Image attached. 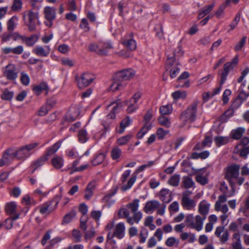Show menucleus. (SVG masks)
<instances>
[{
    "label": "nucleus",
    "instance_id": "obj_1",
    "mask_svg": "<svg viewBox=\"0 0 249 249\" xmlns=\"http://www.w3.org/2000/svg\"><path fill=\"white\" fill-rule=\"evenodd\" d=\"M205 220V217L200 215L194 216L193 214H189L186 217L185 223L188 227L200 231L202 229Z\"/></svg>",
    "mask_w": 249,
    "mask_h": 249
},
{
    "label": "nucleus",
    "instance_id": "obj_2",
    "mask_svg": "<svg viewBox=\"0 0 249 249\" xmlns=\"http://www.w3.org/2000/svg\"><path fill=\"white\" fill-rule=\"evenodd\" d=\"M198 103L197 100L194 101L186 110L182 113L180 115L182 121L186 123H191L195 120Z\"/></svg>",
    "mask_w": 249,
    "mask_h": 249
},
{
    "label": "nucleus",
    "instance_id": "obj_3",
    "mask_svg": "<svg viewBox=\"0 0 249 249\" xmlns=\"http://www.w3.org/2000/svg\"><path fill=\"white\" fill-rule=\"evenodd\" d=\"M23 20L30 31L35 30L37 24H40L38 20V13L29 10L25 12L23 15Z\"/></svg>",
    "mask_w": 249,
    "mask_h": 249
},
{
    "label": "nucleus",
    "instance_id": "obj_4",
    "mask_svg": "<svg viewBox=\"0 0 249 249\" xmlns=\"http://www.w3.org/2000/svg\"><path fill=\"white\" fill-rule=\"evenodd\" d=\"M132 213L133 214V216H130L128 211L125 208H122L120 209L118 215L120 218H126V222L130 225H132L135 223H139L142 216V214L140 211H137Z\"/></svg>",
    "mask_w": 249,
    "mask_h": 249
},
{
    "label": "nucleus",
    "instance_id": "obj_5",
    "mask_svg": "<svg viewBox=\"0 0 249 249\" xmlns=\"http://www.w3.org/2000/svg\"><path fill=\"white\" fill-rule=\"evenodd\" d=\"M95 79V76L91 73L84 72L79 76H75L77 86L80 89H83L90 85Z\"/></svg>",
    "mask_w": 249,
    "mask_h": 249
},
{
    "label": "nucleus",
    "instance_id": "obj_6",
    "mask_svg": "<svg viewBox=\"0 0 249 249\" xmlns=\"http://www.w3.org/2000/svg\"><path fill=\"white\" fill-rule=\"evenodd\" d=\"M192 194V192L189 190H186L182 193L181 204L185 210H192L196 207V201L190 197Z\"/></svg>",
    "mask_w": 249,
    "mask_h": 249
},
{
    "label": "nucleus",
    "instance_id": "obj_7",
    "mask_svg": "<svg viewBox=\"0 0 249 249\" xmlns=\"http://www.w3.org/2000/svg\"><path fill=\"white\" fill-rule=\"evenodd\" d=\"M135 73V71L132 69H124L116 72L113 76V79L123 82L131 79Z\"/></svg>",
    "mask_w": 249,
    "mask_h": 249
},
{
    "label": "nucleus",
    "instance_id": "obj_8",
    "mask_svg": "<svg viewBox=\"0 0 249 249\" xmlns=\"http://www.w3.org/2000/svg\"><path fill=\"white\" fill-rule=\"evenodd\" d=\"M166 70L169 71L170 76L171 78H175L180 71L178 64L174 61L173 57H168L166 61Z\"/></svg>",
    "mask_w": 249,
    "mask_h": 249
},
{
    "label": "nucleus",
    "instance_id": "obj_9",
    "mask_svg": "<svg viewBox=\"0 0 249 249\" xmlns=\"http://www.w3.org/2000/svg\"><path fill=\"white\" fill-rule=\"evenodd\" d=\"M55 9L49 6L45 7L44 9V14L46 21L45 25L51 27L53 25V21L55 18Z\"/></svg>",
    "mask_w": 249,
    "mask_h": 249
},
{
    "label": "nucleus",
    "instance_id": "obj_10",
    "mask_svg": "<svg viewBox=\"0 0 249 249\" xmlns=\"http://www.w3.org/2000/svg\"><path fill=\"white\" fill-rule=\"evenodd\" d=\"M152 114L149 111L145 115L144 117L145 124L137 134V137L139 139L142 138L143 136L151 128L152 124L149 122L152 118Z\"/></svg>",
    "mask_w": 249,
    "mask_h": 249
},
{
    "label": "nucleus",
    "instance_id": "obj_11",
    "mask_svg": "<svg viewBox=\"0 0 249 249\" xmlns=\"http://www.w3.org/2000/svg\"><path fill=\"white\" fill-rule=\"evenodd\" d=\"M240 166L238 164H232L227 168L225 175L226 178L230 181L232 178H236L239 176Z\"/></svg>",
    "mask_w": 249,
    "mask_h": 249
},
{
    "label": "nucleus",
    "instance_id": "obj_12",
    "mask_svg": "<svg viewBox=\"0 0 249 249\" xmlns=\"http://www.w3.org/2000/svg\"><path fill=\"white\" fill-rule=\"evenodd\" d=\"M227 199V196L225 194L220 195L218 196L217 200L214 205V210L216 212H226L229 210L227 204H223L226 202Z\"/></svg>",
    "mask_w": 249,
    "mask_h": 249
},
{
    "label": "nucleus",
    "instance_id": "obj_13",
    "mask_svg": "<svg viewBox=\"0 0 249 249\" xmlns=\"http://www.w3.org/2000/svg\"><path fill=\"white\" fill-rule=\"evenodd\" d=\"M215 235L219 238L222 244L225 243L229 239V234L227 230H225L224 226H220L216 228Z\"/></svg>",
    "mask_w": 249,
    "mask_h": 249
},
{
    "label": "nucleus",
    "instance_id": "obj_14",
    "mask_svg": "<svg viewBox=\"0 0 249 249\" xmlns=\"http://www.w3.org/2000/svg\"><path fill=\"white\" fill-rule=\"evenodd\" d=\"M4 75L8 80H15L18 76V71L15 66L12 64L8 65L6 67Z\"/></svg>",
    "mask_w": 249,
    "mask_h": 249
},
{
    "label": "nucleus",
    "instance_id": "obj_15",
    "mask_svg": "<svg viewBox=\"0 0 249 249\" xmlns=\"http://www.w3.org/2000/svg\"><path fill=\"white\" fill-rule=\"evenodd\" d=\"M210 205V203L206 200L201 201L198 204V212L202 217H205V219L209 213Z\"/></svg>",
    "mask_w": 249,
    "mask_h": 249
},
{
    "label": "nucleus",
    "instance_id": "obj_16",
    "mask_svg": "<svg viewBox=\"0 0 249 249\" xmlns=\"http://www.w3.org/2000/svg\"><path fill=\"white\" fill-rule=\"evenodd\" d=\"M50 51L49 46L46 45L44 47L37 46L34 48L33 52L38 56L46 57L50 54Z\"/></svg>",
    "mask_w": 249,
    "mask_h": 249
},
{
    "label": "nucleus",
    "instance_id": "obj_17",
    "mask_svg": "<svg viewBox=\"0 0 249 249\" xmlns=\"http://www.w3.org/2000/svg\"><path fill=\"white\" fill-rule=\"evenodd\" d=\"M160 206V203L157 200H151L146 202L143 208L144 211L146 213H152Z\"/></svg>",
    "mask_w": 249,
    "mask_h": 249
},
{
    "label": "nucleus",
    "instance_id": "obj_18",
    "mask_svg": "<svg viewBox=\"0 0 249 249\" xmlns=\"http://www.w3.org/2000/svg\"><path fill=\"white\" fill-rule=\"evenodd\" d=\"M122 44L130 51H134L137 47L135 40L130 36H125L122 40Z\"/></svg>",
    "mask_w": 249,
    "mask_h": 249
},
{
    "label": "nucleus",
    "instance_id": "obj_19",
    "mask_svg": "<svg viewBox=\"0 0 249 249\" xmlns=\"http://www.w3.org/2000/svg\"><path fill=\"white\" fill-rule=\"evenodd\" d=\"M189 76L188 72L185 71L183 72L177 79V84L176 85L177 88H188L190 86V82L188 80H185L184 84H181V81L184 80Z\"/></svg>",
    "mask_w": 249,
    "mask_h": 249
},
{
    "label": "nucleus",
    "instance_id": "obj_20",
    "mask_svg": "<svg viewBox=\"0 0 249 249\" xmlns=\"http://www.w3.org/2000/svg\"><path fill=\"white\" fill-rule=\"evenodd\" d=\"M125 226L124 223H119L117 224L114 229V233L112 237L115 236L119 239L122 238L124 235Z\"/></svg>",
    "mask_w": 249,
    "mask_h": 249
},
{
    "label": "nucleus",
    "instance_id": "obj_21",
    "mask_svg": "<svg viewBox=\"0 0 249 249\" xmlns=\"http://www.w3.org/2000/svg\"><path fill=\"white\" fill-rule=\"evenodd\" d=\"M159 197L163 203H169L172 200V195L167 189H162L160 192Z\"/></svg>",
    "mask_w": 249,
    "mask_h": 249
},
{
    "label": "nucleus",
    "instance_id": "obj_22",
    "mask_svg": "<svg viewBox=\"0 0 249 249\" xmlns=\"http://www.w3.org/2000/svg\"><path fill=\"white\" fill-rule=\"evenodd\" d=\"M231 63H226L224 65L223 71L221 73V85H223L227 79V77L231 70L233 69Z\"/></svg>",
    "mask_w": 249,
    "mask_h": 249
},
{
    "label": "nucleus",
    "instance_id": "obj_23",
    "mask_svg": "<svg viewBox=\"0 0 249 249\" xmlns=\"http://www.w3.org/2000/svg\"><path fill=\"white\" fill-rule=\"evenodd\" d=\"M120 103L113 102L107 106V108L111 110V112L107 116V119H114L115 118V113L119 107Z\"/></svg>",
    "mask_w": 249,
    "mask_h": 249
},
{
    "label": "nucleus",
    "instance_id": "obj_24",
    "mask_svg": "<svg viewBox=\"0 0 249 249\" xmlns=\"http://www.w3.org/2000/svg\"><path fill=\"white\" fill-rule=\"evenodd\" d=\"M52 205V201H48L44 203L39 207L40 213L42 214L50 213L54 209V208Z\"/></svg>",
    "mask_w": 249,
    "mask_h": 249
},
{
    "label": "nucleus",
    "instance_id": "obj_25",
    "mask_svg": "<svg viewBox=\"0 0 249 249\" xmlns=\"http://www.w3.org/2000/svg\"><path fill=\"white\" fill-rule=\"evenodd\" d=\"M231 247L232 249H243L240 236L239 233L236 232L233 234Z\"/></svg>",
    "mask_w": 249,
    "mask_h": 249
},
{
    "label": "nucleus",
    "instance_id": "obj_26",
    "mask_svg": "<svg viewBox=\"0 0 249 249\" xmlns=\"http://www.w3.org/2000/svg\"><path fill=\"white\" fill-rule=\"evenodd\" d=\"M18 38L22 39L23 42L28 46L34 45L38 40V36L34 35L30 37H24L19 35H18Z\"/></svg>",
    "mask_w": 249,
    "mask_h": 249
},
{
    "label": "nucleus",
    "instance_id": "obj_27",
    "mask_svg": "<svg viewBox=\"0 0 249 249\" xmlns=\"http://www.w3.org/2000/svg\"><path fill=\"white\" fill-rule=\"evenodd\" d=\"M246 129L244 127H237L231 131V136L234 140H239L242 137Z\"/></svg>",
    "mask_w": 249,
    "mask_h": 249
},
{
    "label": "nucleus",
    "instance_id": "obj_28",
    "mask_svg": "<svg viewBox=\"0 0 249 249\" xmlns=\"http://www.w3.org/2000/svg\"><path fill=\"white\" fill-rule=\"evenodd\" d=\"M113 82L110 86L109 89L112 91H116L117 90H121L124 88L126 84L122 82L120 80H116L113 79Z\"/></svg>",
    "mask_w": 249,
    "mask_h": 249
},
{
    "label": "nucleus",
    "instance_id": "obj_29",
    "mask_svg": "<svg viewBox=\"0 0 249 249\" xmlns=\"http://www.w3.org/2000/svg\"><path fill=\"white\" fill-rule=\"evenodd\" d=\"M15 152L16 158L20 160H24L30 155V153H28L24 146H22Z\"/></svg>",
    "mask_w": 249,
    "mask_h": 249
},
{
    "label": "nucleus",
    "instance_id": "obj_30",
    "mask_svg": "<svg viewBox=\"0 0 249 249\" xmlns=\"http://www.w3.org/2000/svg\"><path fill=\"white\" fill-rule=\"evenodd\" d=\"M131 122V120L129 116L125 117L120 123V127L117 129V132L120 134L124 133L125 128L130 124Z\"/></svg>",
    "mask_w": 249,
    "mask_h": 249
},
{
    "label": "nucleus",
    "instance_id": "obj_31",
    "mask_svg": "<svg viewBox=\"0 0 249 249\" xmlns=\"http://www.w3.org/2000/svg\"><path fill=\"white\" fill-rule=\"evenodd\" d=\"M53 166L57 169H60L64 165V160L61 156H55L51 160Z\"/></svg>",
    "mask_w": 249,
    "mask_h": 249
},
{
    "label": "nucleus",
    "instance_id": "obj_32",
    "mask_svg": "<svg viewBox=\"0 0 249 249\" xmlns=\"http://www.w3.org/2000/svg\"><path fill=\"white\" fill-rule=\"evenodd\" d=\"M48 160V157H47V155L44 154L35 161L32 165V167L34 168L33 172H34L37 168L44 165Z\"/></svg>",
    "mask_w": 249,
    "mask_h": 249
},
{
    "label": "nucleus",
    "instance_id": "obj_33",
    "mask_svg": "<svg viewBox=\"0 0 249 249\" xmlns=\"http://www.w3.org/2000/svg\"><path fill=\"white\" fill-rule=\"evenodd\" d=\"M181 187L185 189H189L195 187V182L193 179L188 176H184L182 178Z\"/></svg>",
    "mask_w": 249,
    "mask_h": 249
},
{
    "label": "nucleus",
    "instance_id": "obj_34",
    "mask_svg": "<svg viewBox=\"0 0 249 249\" xmlns=\"http://www.w3.org/2000/svg\"><path fill=\"white\" fill-rule=\"evenodd\" d=\"M214 6V3H213L211 5L206 6L201 9L198 13V18H202L206 15H208L211 11L213 10Z\"/></svg>",
    "mask_w": 249,
    "mask_h": 249
},
{
    "label": "nucleus",
    "instance_id": "obj_35",
    "mask_svg": "<svg viewBox=\"0 0 249 249\" xmlns=\"http://www.w3.org/2000/svg\"><path fill=\"white\" fill-rule=\"evenodd\" d=\"M122 154V151L121 148L118 146H114L112 147L111 151V157L113 160L119 161Z\"/></svg>",
    "mask_w": 249,
    "mask_h": 249
},
{
    "label": "nucleus",
    "instance_id": "obj_36",
    "mask_svg": "<svg viewBox=\"0 0 249 249\" xmlns=\"http://www.w3.org/2000/svg\"><path fill=\"white\" fill-rule=\"evenodd\" d=\"M140 200L135 199L126 205V210L129 209L132 213L137 212L139 206Z\"/></svg>",
    "mask_w": 249,
    "mask_h": 249
},
{
    "label": "nucleus",
    "instance_id": "obj_37",
    "mask_svg": "<svg viewBox=\"0 0 249 249\" xmlns=\"http://www.w3.org/2000/svg\"><path fill=\"white\" fill-rule=\"evenodd\" d=\"M212 143V138L209 136H206L205 139L201 143H198L195 146L196 150H200L206 146H210Z\"/></svg>",
    "mask_w": 249,
    "mask_h": 249
},
{
    "label": "nucleus",
    "instance_id": "obj_38",
    "mask_svg": "<svg viewBox=\"0 0 249 249\" xmlns=\"http://www.w3.org/2000/svg\"><path fill=\"white\" fill-rule=\"evenodd\" d=\"M101 51L103 53L101 55H107L108 52L113 48V46L110 42H100Z\"/></svg>",
    "mask_w": 249,
    "mask_h": 249
},
{
    "label": "nucleus",
    "instance_id": "obj_39",
    "mask_svg": "<svg viewBox=\"0 0 249 249\" xmlns=\"http://www.w3.org/2000/svg\"><path fill=\"white\" fill-rule=\"evenodd\" d=\"M2 157L7 164L10 163L14 158H16L15 152L12 151L10 149L7 150L3 154Z\"/></svg>",
    "mask_w": 249,
    "mask_h": 249
},
{
    "label": "nucleus",
    "instance_id": "obj_40",
    "mask_svg": "<svg viewBox=\"0 0 249 249\" xmlns=\"http://www.w3.org/2000/svg\"><path fill=\"white\" fill-rule=\"evenodd\" d=\"M214 141L216 146L219 147L228 143L229 141V139L228 137L218 136H216L214 138Z\"/></svg>",
    "mask_w": 249,
    "mask_h": 249
},
{
    "label": "nucleus",
    "instance_id": "obj_41",
    "mask_svg": "<svg viewBox=\"0 0 249 249\" xmlns=\"http://www.w3.org/2000/svg\"><path fill=\"white\" fill-rule=\"evenodd\" d=\"M132 138L131 134L120 137L117 140V143L118 145L122 146L126 144Z\"/></svg>",
    "mask_w": 249,
    "mask_h": 249
},
{
    "label": "nucleus",
    "instance_id": "obj_42",
    "mask_svg": "<svg viewBox=\"0 0 249 249\" xmlns=\"http://www.w3.org/2000/svg\"><path fill=\"white\" fill-rule=\"evenodd\" d=\"M106 157V155L103 153L97 154L93 160H91V163L93 165H98L104 160Z\"/></svg>",
    "mask_w": 249,
    "mask_h": 249
},
{
    "label": "nucleus",
    "instance_id": "obj_43",
    "mask_svg": "<svg viewBox=\"0 0 249 249\" xmlns=\"http://www.w3.org/2000/svg\"><path fill=\"white\" fill-rule=\"evenodd\" d=\"M137 178V176L133 174L131 177L128 180L126 184H124L121 187V190L122 191H125L129 189L133 185L134 182L136 181Z\"/></svg>",
    "mask_w": 249,
    "mask_h": 249
},
{
    "label": "nucleus",
    "instance_id": "obj_44",
    "mask_svg": "<svg viewBox=\"0 0 249 249\" xmlns=\"http://www.w3.org/2000/svg\"><path fill=\"white\" fill-rule=\"evenodd\" d=\"M18 18L16 16H13L9 19L7 22V29L9 31H12L16 28Z\"/></svg>",
    "mask_w": 249,
    "mask_h": 249
},
{
    "label": "nucleus",
    "instance_id": "obj_45",
    "mask_svg": "<svg viewBox=\"0 0 249 249\" xmlns=\"http://www.w3.org/2000/svg\"><path fill=\"white\" fill-rule=\"evenodd\" d=\"M61 146V142H58L54 144L52 146L49 147L47 150L46 153L45 154L46 155H47V157L51 156L54 154L58 149L60 148Z\"/></svg>",
    "mask_w": 249,
    "mask_h": 249
},
{
    "label": "nucleus",
    "instance_id": "obj_46",
    "mask_svg": "<svg viewBox=\"0 0 249 249\" xmlns=\"http://www.w3.org/2000/svg\"><path fill=\"white\" fill-rule=\"evenodd\" d=\"M48 89L46 83H41L39 85H36L33 88V90L36 95H39L43 90H47Z\"/></svg>",
    "mask_w": 249,
    "mask_h": 249
},
{
    "label": "nucleus",
    "instance_id": "obj_47",
    "mask_svg": "<svg viewBox=\"0 0 249 249\" xmlns=\"http://www.w3.org/2000/svg\"><path fill=\"white\" fill-rule=\"evenodd\" d=\"M180 181V176L175 174L171 176L168 180V183L172 186L176 187L179 184Z\"/></svg>",
    "mask_w": 249,
    "mask_h": 249
},
{
    "label": "nucleus",
    "instance_id": "obj_48",
    "mask_svg": "<svg viewBox=\"0 0 249 249\" xmlns=\"http://www.w3.org/2000/svg\"><path fill=\"white\" fill-rule=\"evenodd\" d=\"M94 189V185L92 183H89L85 190L84 197L85 199L89 200L92 196L93 190Z\"/></svg>",
    "mask_w": 249,
    "mask_h": 249
},
{
    "label": "nucleus",
    "instance_id": "obj_49",
    "mask_svg": "<svg viewBox=\"0 0 249 249\" xmlns=\"http://www.w3.org/2000/svg\"><path fill=\"white\" fill-rule=\"evenodd\" d=\"M17 207V204L15 202H10L6 204L5 206V210L7 213L11 214L16 212Z\"/></svg>",
    "mask_w": 249,
    "mask_h": 249
},
{
    "label": "nucleus",
    "instance_id": "obj_50",
    "mask_svg": "<svg viewBox=\"0 0 249 249\" xmlns=\"http://www.w3.org/2000/svg\"><path fill=\"white\" fill-rule=\"evenodd\" d=\"M202 169H200L196 172V180L199 184L204 185L208 183V178L200 174V171Z\"/></svg>",
    "mask_w": 249,
    "mask_h": 249
},
{
    "label": "nucleus",
    "instance_id": "obj_51",
    "mask_svg": "<svg viewBox=\"0 0 249 249\" xmlns=\"http://www.w3.org/2000/svg\"><path fill=\"white\" fill-rule=\"evenodd\" d=\"M89 49L91 52H93L101 55L103 52L101 51L100 42L98 43H92L89 44Z\"/></svg>",
    "mask_w": 249,
    "mask_h": 249
},
{
    "label": "nucleus",
    "instance_id": "obj_52",
    "mask_svg": "<svg viewBox=\"0 0 249 249\" xmlns=\"http://www.w3.org/2000/svg\"><path fill=\"white\" fill-rule=\"evenodd\" d=\"M159 123L161 125L167 128H169L171 125V122L169 118L164 116L161 115L158 118Z\"/></svg>",
    "mask_w": 249,
    "mask_h": 249
},
{
    "label": "nucleus",
    "instance_id": "obj_53",
    "mask_svg": "<svg viewBox=\"0 0 249 249\" xmlns=\"http://www.w3.org/2000/svg\"><path fill=\"white\" fill-rule=\"evenodd\" d=\"M172 96L175 100L180 98L185 99L187 96V92L185 91L177 90L172 93Z\"/></svg>",
    "mask_w": 249,
    "mask_h": 249
},
{
    "label": "nucleus",
    "instance_id": "obj_54",
    "mask_svg": "<svg viewBox=\"0 0 249 249\" xmlns=\"http://www.w3.org/2000/svg\"><path fill=\"white\" fill-rule=\"evenodd\" d=\"M179 243L178 240L174 237H170L167 238L165 241V245L168 247H176Z\"/></svg>",
    "mask_w": 249,
    "mask_h": 249
},
{
    "label": "nucleus",
    "instance_id": "obj_55",
    "mask_svg": "<svg viewBox=\"0 0 249 249\" xmlns=\"http://www.w3.org/2000/svg\"><path fill=\"white\" fill-rule=\"evenodd\" d=\"M229 210H227L226 212H221L222 213L219 218L221 220V224L223 226L227 225L229 223V220L228 219V217L229 216L230 213H228Z\"/></svg>",
    "mask_w": 249,
    "mask_h": 249
},
{
    "label": "nucleus",
    "instance_id": "obj_56",
    "mask_svg": "<svg viewBox=\"0 0 249 249\" xmlns=\"http://www.w3.org/2000/svg\"><path fill=\"white\" fill-rule=\"evenodd\" d=\"M76 213L75 211H71L70 213H67L64 217L62 224H68L70 223L75 217Z\"/></svg>",
    "mask_w": 249,
    "mask_h": 249
},
{
    "label": "nucleus",
    "instance_id": "obj_57",
    "mask_svg": "<svg viewBox=\"0 0 249 249\" xmlns=\"http://www.w3.org/2000/svg\"><path fill=\"white\" fill-rule=\"evenodd\" d=\"M235 152L239 153V155L244 158H246L247 155L249 154V146L247 147H243L242 148L235 149Z\"/></svg>",
    "mask_w": 249,
    "mask_h": 249
},
{
    "label": "nucleus",
    "instance_id": "obj_58",
    "mask_svg": "<svg viewBox=\"0 0 249 249\" xmlns=\"http://www.w3.org/2000/svg\"><path fill=\"white\" fill-rule=\"evenodd\" d=\"M14 93L12 91H10L8 89L3 90L1 95V98L5 100H11L13 97Z\"/></svg>",
    "mask_w": 249,
    "mask_h": 249
},
{
    "label": "nucleus",
    "instance_id": "obj_59",
    "mask_svg": "<svg viewBox=\"0 0 249 249\" xmlns=\"http://www.w3.org/2000/svg\"><path fill=\"white\" fill-rule=\"evenodd\" d=\"M172 107L171 105L162 106L160 107V111L162 115H167L171 113Z\"/></svg>",
    "mask_w": 249,
    "mask_h": 249
},
{
    "label": "nucleus",
    "instance_id": "obj_60",
    "mask_svg": "<svg viewBox=\"0 0 249 249\" xmlns=\"http://www.w3.org/2000/svg\"><path fill=\"white\" fill-rule=\"evenodd\" d=\"M168 130H165L162 128L160 127L157 129L156 134L159 140H162L169 133Z\"/></svg>",
    "mask_w": 249,
    "mask_h": 249
},
{
    "label": "nucleus",
    "instance_id": "obj_61",
    "mask_svg": "<svg viewBox=\"0 0 249 249\" xmlns=\"http://www.w3.org/2000/svg\"><path fill=\"white\" fill-rule=\"evenodd\" d=\"M39 143L37 142H34L29 144L24 145L28 153L31 154L32 152L35 150L39 145Z\"/></svg>",
    "mask_w": 249,
    "mask_h": 249
},
{
    "label": "nucleus",
    "instance_id": "obj_62",
    "mask_svg": "<svg viewBox=\"0 0 249 249\" xmlns=\"http://www.w3.org/2000/svg\"><path fill=\"white\" fill-rule=\"evenodd\" d=\"M22 5L20 0H14L12 6V10L14 11H19L22 8Z\"/></svg>",
    "mask_w": 249,
    "mask_h": 249
},
{
    "label": "nucleus",
    "instance_id": "obj_63",
    "mask_svg": "<svg viewBox=\"0 0 249 249\" xmlns=\"http://www.w3.org/2000/svg\"><path fill=\"white\" fill-rule=\"evenodd\" d=\"M87 132L84 130H81L79 131L78 137L80 142H85L88 140Z\"/></svg>",
    "mask_w": 249,
    "mask_h": 249
},
{
    "label": "nucleus",
    "instance_id": "obj_64",
    "mask_svg": "<svg viewBox=\"0 0 249 249\" xmlns=\"http://www.w3.org/2000/svg\"><path fill=\"white\" fill-rule=\"evenodd\" d=\"M148 232L145 229H143L140 234V242L143 243L145 242L148 237Z\"/></svg>",
    "mask_w": 249,
    "mask_h": 249
}]
</instances>
